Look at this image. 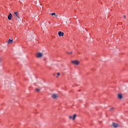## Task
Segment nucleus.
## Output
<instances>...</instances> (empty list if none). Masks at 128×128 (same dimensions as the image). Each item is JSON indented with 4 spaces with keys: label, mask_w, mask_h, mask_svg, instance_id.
<instances>
[{
    "label": "nucleus",
    "mask_w": 128,
    "mask_h": 128,
    "mask_svg": "<svg viewBox=\"0 0 128 128\" xmlns=\"http://www.w3.org/2000/svg\"><path fill=\"white\" fill-rule=\"evenodd\" d=\"M112 126H114V128H118V126H120V124L116 122H112Z\"/></svg>",
    "instance_id": "3"
},
{
    "label": "nucleus",
    "mask_w": 128,
    "mask_h": 128,
    "mask_svg": "<svg viewBox=\"0 0 128 128\" xmlns=\"http://www.w3.org/2000/svg\"><path fill=\"white\" fill-rule=\"evenodd\" d=\"M52 16H58L56 15V13H52Z\"/></svg>",
    "instance_id": "12"
},
{
    "label": "nucleus",
    "mask_w": 128,
    "mask_h": 128,
    "mask_svg": "<svg viewBox=\"0 0 128 128\" xmlns=\"http://www.w3.org/2000/svg\"><path fill=\"white\" fill-rule=\"evenodd\" d=\"M58 34L59 36H64V32H62L60 31L58 32Z\"/></svg>",
    "instance_id": "7"
},
{
    "label": "nucleus",
    "mask_w": 128,
    "mask_h": 128,
    "mask_svg": "<svg viewBox=\"0 0 128 128\" xmlns=\"http://www.w3.org/2000/svg\"><path fill=\"white\" fill-rule=\"evenodd\" d=\"M36 90L37 92H40V88H36Z\"/></svg>",
    "instance_id": "11"
},
{
    "label": "nucleus",
    "mask_w": 128,
    "mask_h": 128,
    "mask_svg": "<svg viewBox=\"0 0 128 128\" xmlns=\"http://www.w3.org/2000/svg\"><path fill=\"white\" fill-rule=\"evenodd\" d=\"M14 16H16L18 18H20V13L18 12H14Z\"/></svg>",
    "instance_id": "5"
},
{
    "label": "nucleus",
    "mask_w": 128,
    "mask_h": 128,
    "mask_svg": "<svg viewBox=\"0 0 128 128\" xmlns=\"http://www.w3.org/2000/svg\"><path fill=\"white\" fill-rule=\"evenodd\" d=\"M76 114H74L73 116H69V118H70V120H76Z\"/></svg>",
    "instance_id": "6"
},
{
    "label": "nucleus",
    "mask_w": 128,
    "mask_h": 128,
    "mask_svg": "<svg viewBox=\"0 0 128 128\" xmlns=\"http://www.w3.org/2000/svg\"><path fill=\"white\" fill-rule=\"evenodd\" d=\"M12 13H10L8 16V20H12Z\"/></svg>",
    "instance_id": "8"
},
{
    "label": "nucleus",
    "mask_w": 128,
    "mask_h": 128,
    "mask_svg": "<svg viewBox=\"0 0 128 128\" xmlns=\"http://www.w3.org/2000/svg\"><path fill=\"white\" fill-rule=\"evenodd\" d=\"M118 98L120 99L122 98V94H118Z\"/></svg>",
    "instance_id": "10"
},
{
    "label": "nucleus",
    "mask_w": 128,
    "mask_h": 128,
    "mask_svg": "<svg viewBox=\"0 0 128 128\" xmlns=\"http://www.w3.org/2000/svg\"><path fill=\"white\" fill-rule=\"evenodd\" d=\"M67 54H72V52H68Z\"/></svg>",
    "instance_id": "13"
},
{
    "label": "nucleus",
    "mask_w": 128,
    "mask_h": 128,
    "mask_svg": "<svg viewBox=\"0 0 128 128\" xmlns=\"http://www.w3.org/2000/svg\"><path fill=\"white\" fill-rule=\"evenodd\" d=\"M72 62L74 64H76V66H78L80 64V62H78V60H72Z\"/></svg>",
    "instance_id": "4"
},
{
    "label": "nucleus",
    "mask_w": 128,
    "mask_h": 128,
    "mask_svg": "<svg viewBox=\"0 0 128 128\" xmlns=\"http://www.w3.org/2000/svg\"><path fill=\"white\" fill-rule=\"evenodd\" d=\"M2 62V58L0 57V64Z\"/></svg>",
    "instance_id": "15"
},
{
    "label": "nucleus",
    "mask_w": 128,
    "mask_h": 128,
    "mask_svg": "<svg viewBox=\"0 0 128 128\" xmlns=\"http://www.w3.org/2000/svg\"><path fill=\"white\" fill-rule=\"evenodd\" d=\"M60 72H58L57 73L58 76H56V78H58V76H60Z\"/></svg>",
    "instance_id": "14"
},
{
    "label": "nucleus",
    "mask_w": 128,
    "mask_h": 128,
    "mask_svg": "<svg viewBox=\"0 0 128 128\" xmlns=\"http://www.w3.org/2000/svg\"><path fill=\"white\" fill-rule=\"evenodd\" d=\"M36 56L38 58H42L44 56V53L42 52H38L36 54Z\"/></svg>",
    "instance_id": "1"
},
{
    "label": "nucleus",
    "mask_w": 128,
    "mask_h": 128,
    "mask_svg": "<svg viewBox=\"0 0 128 128\" xmlns=\"http://www.w3.org/2000/svg\"><path fill=\"white\" fill-rule=\"evenodd\" d=\"M124 18H126V16H124Z\"/></svg>",
    "instance_id": "17"
},
{
    "label": "nucleus",
    "mask_w": 128,
    "mask_h": 128,
    "mask_svg": "<svg viewBox=\"0 0 128 128\" xmlns=\"http://www.w3.org/2000/svg\"><path fill=\"white\" fill-rule=\"evenodd\" d=\"M51 97L52 98H54V100H56V98H58V94L56 93H54L51 94Z\"/></svg>",
    "instance_id": "2"
},
{
    "label": "nucleus",
    "mask_w": 128,
    "mask_h": 128,
    "mask_svg": "<svg viewBox=\"0 0 128 128\" xmlns=\"http://www.w3.org/2000/svg\"><path fill=\"white\" fill-rule=\"evenodd\" d=\"M14 40L9 39L8 41V44H12V42Z\"/></svg>",
    "instance_id": "9"
},
{
    "label": "nucleus",
    "mask_w": 128,
    "mask_h": 128,
    "mask_svg": "<svg viewBox=\"0 0 128 128\" xmlns=\"http://www.w3.org/2000/svg\"><path fill=\"white\" fill-rule=\"evenodd\" d=\"M114 110V108H111L110 109V110Z\"/></svg>",
    "instance_id": "16"
}]
</instances>
